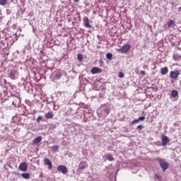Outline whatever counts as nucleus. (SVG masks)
<instances>
[{"mask_svg":"<svg viewBox=\"0 0 181 181\" xmlns=\"http://www.w3.org/2000/svg\"><path fill=\"white\" fill-rule=\"evenodd\" d=\"M158 162L163 172H165V170H168V169H169V163L168 162L162 159H159Z\"/></svg>","mask_w":181,"mask_h":181,"instance_id":"f257e3e1","label":"nucleus"},{"mask_svg":"<svg viewBox=\"0 0 181 181\" xmlns=\"http://www.w3.org/2000/svg\"><path fill=\"white\" fill-rule=\"evenodd\" d=\"M129 50H131V45L129 44H125L122 46V48L117 49V52L120 53H128Z\"/></svg>","mask_w":181,"mask_h":181,"instance_id":"f03ea898","label":"nucleus"},{"mask_svg":"<svg viewBox=\"0 0 181 181\" xmlns=\"http://www.w3.org/2000/svg\"><path fill=\"white\" fill-rule=\"evenodd\" d=\"M179 76H180V71L179 70L171 71L170 73V78H173L174 80L177 79Z\"/></svg>","mask_w":181,"mask_h":181,"instance_id":"7ed1b4c3","label":"nucleus"},{"mask_svg":"<svg viewBox=\"0 0 181 181\" xmlns=\"http://www.w3.org/2000/svg\"><path fill=\"white\" fill-rule=\"evenodd\" d=\"M83 21L85 28H88V29H91L93 28L91 24H90V19L88 18V17H83Z\"/></svg>","mask_w":181,"mask_h":181,"instance_id":"20e7f679","label":"nucleus"},{"mask_svg":"<svg viewBox=\"0 0 181 181\" xmlns=\"http://www.w3.org/2000/svg\"><path fill=\"white\" fill-rule=\"evenodd\" d=\"M16 76H19V72L18 71V70H12L10 71V78H11V80H15V78H16Z\"/></svg>","mask_w":181,"mask_h":181,"instance_id":"39448f33","label":"nucleus"},{"mask_svg":"<svg viewBox=\"0 0 181 181\" xmlns=\"http://www.w3.org/2000/svg\"><path fill=\"white\" fill-rule=\"evenodd\" d=\"M91 74H100L103 73V69L98 67H93L90 71Z\"/></svg>","mask_w":181,"mask_h":181,"instance_id":"423d86ee","label":"nucleus"},{"mask_svg":"<svg viewBox=\"0 0 181 181\" xmlns=\"http://www.w3.org/2000/svg\"><path fill=\"white\" fill-rule=\"evenodd\" d=\"M44 163L45 165H46L47 166H48V169H52V168L53 167V165L52 164V160H50V159L45 158H44Z\"/></svg>","mask_w":181,"mask_h":181,"instance_id":"0eeeda50","label":"nucleus"},{"mask_svg":"<svg viewBox=\"0 0 181 181\" xmlns=\"http://www.w3.org/2000/svg\"><path fill=\"white\" fill-rule=\"evenodd\" d=\"M19 169L22 172H26L28 170V163H26V162H23V163L20 164Z\"/></svg>","mask_w":181,"mask_h":181,"instance_id":"6e6552de","label":"nucleus"},{"mask_svg":"<svg viewBox=\"0 0 181 181\" xmlns=\"http://www.w3.org/2000/svg\"><path fill=\"white\" fill-rule=\"evenodd\" d=\"M57 170H59V172H62V173H63L64 175L65 173H67V168H66V166H64V165L58 166Z\"/></svg>","mask_w":181,"mask_h":181,"instance_id":"1a4fd4ad","label":"nucleus"},{"mask_svg":"<svg viewBox=\"0 0 181 181\" xmlns=\"http://www.w3.org/2000/svg\"><path fill=\"white\" fill-rule=\"evenodd\" d=\"M169 142V137L167 136H162V145L163 146H166Z\"/></svg>","mask_w":181,"mask_h":181,"instance_id":"9d476101","label":"nucleus"},{"mask_svg":"<svg viewBox=\"0 0 181 181\" xmlns=\"http://www.w3.org/2000/svg\"><path fill=\"white\" fill-rule=\"evenodd\" d=\"M40 142H42V136H41L35 138L33 141V145H38V144H40Z\"/></svg>","mask_w":181,"mask_h":181,"instance_id":"9b49d317","label":"nucleus"},{"mask_svg":"<svg viewBox=\"0 0 181 181\" xmlns=\"http://www.w3.org/2000/svg\"><path fill=\"white\" fill-rule=\"evenodd\" d=\"M139 121H145V117L141 116L139 117L138 119H134V121L132 122V124L134 125V124H138Z\"/></svg>","mask_w":181,"mask_h":181,"instance_id":"f8f14e48","label":"nucleus"},{"mask_svg":"<svg viewBox=\"0 0 181 181\" xmlns=\"http://www.w3.org/2000/svg\"><path fill=\"white\" fill-rule=\"evenodd\" d=\"M45 118L47 119H52L54 117V115L53 114V112H48L45 115Z\"/></svg>","mask_w":181,"mask_h":181,"instance_id":"ddd939ff","label":"nucleus"},{"mask_svg":"<svg viewBox=\"0 0 181 181\" xmlns=\"http://www.w3.org/2000/svg\"><path fill=\"white\" fill-rule=\"evenodd\" d=\"M173 60H175V62H180V60H181V55L179 54H175L173 56Z\"/></svg>","mask_w":181,"mask_h":181,"instance_id":"4468645a","label":"nucleus"},{"mask_svg":"<svg viewBox=\"0 0 181 181\" xmlns=\"http://www.w3.org/2000/svg\"><path fill=\"white\" fill-rule=\"evenodd\" d=\"M20 103H21V99L16 96L15 100L13 101L12 104L13 105H14V107H18Z\"/></svg>","mask_w":181,"mask_h":181,"instance_id":"2eb2a0df","label":"nucleus"},{"mask_svg":"<svg viewBox=\"0 0 181 181\" xmlns=\"http://www.w3.org/2000/svg\"><path fill=\"white\" fill-rule=\"evenodd\" d=\"M160 70H161L160 73L161 74H163V76H165V74H168V72L169 71V69L168 68V66L161 68Z\"/></svg>","mask_w":181,"mask_h":181,"instance_id":"dca6fc26","label":"nucleus"},{"mask_svg":"<svg viewBox=\"0 0 181 181\" xmlns=\"http://www.w3.org/2000/svg\"><path fill=\"white\" fill-rule=\"evenodd\" d=\"M177 95H179V92L176 90H173L171 91V97L173 98H176V97H177Z\"/></svg>","mask_w":181,"mask_h":181,"instance_id":"f3484780","label":"nucleus"},{"mask_svg":"<svg viewBox=\"0 0 181 181\" xmlns=\"http://www.w3.org/2000/svg\"><path fill=\"white\" fill-rule=\"evenodd\" d=\"M167 25L168 26V28H174L175 26V21L173 20H170L168 23Z\"/></svg>","mask_w":181,"mask_h":181,"instance_id":"a211bd4d","label":"nucleus"},{"mask_svg":"<svg viewBox=\"0 0 181 181\" xmlns=\"http://www.w3.org/2000/svg\"><path fill=\"white\" fill-rule=\"evenodd\" d=\"M21 176L23 179H30V174L29 173H22Z\"/></svg>","mask_w":181,"mask_h":181,"instance_id":"6ab92c4d","label":"nucleus"},{"mask_svg":"<svg viewBox=\"0 0 181 181\" xmlns=\"http://www.w3.org/2000/svg\"><path fill=\"white\" fill-rule=\"evenodd\" d=\"M106 159H107V160H109L110 162H112V160H114V157H113L112 155H111V154H107V155L106 156Z\"/></svg>","mask_w":181,"mask_h":181,"instance_id":"aec40b11","label":"nucleus"},{"mask_svg":"<svg viewBox=\"0 0 181 181\" xmlns=\"http://www.w3.org/2000/svg\"><path fill=\"white\" fill-rule=\"evenodd\" d=\"M62 76H63V74H62V72L58 71V72H57L55 77L59 80V79L62 78Z\"/></svg>","mask_w":181,"mask_h":181,"instance_id":"412c9836","label":"nucleus"},{"mask_svg":"<svg viewBox=\"0 0 181 181\" xmlns=\"http://www.w3.org/2000/svg\"><path fill=\"white\" fill-rule=\"evenodd\" d=\"M9 0H0V5L5 6Z\"/></svg>","mask_w":181,"mask_h":181,"instance_id":"4be33fe9","label":"nucleus"},{"mask_svg":"<svg viewBox=\"0 0 181 181\" xmlns=\"http://www.w3.org/2000/svg\"><path fill=\"white\" fill-rule=\"evenodd\" d=\"M51 148L52 152H57V151H59V146H53Z\"/></svg>","mask_w":181,"mask_h":181,"instance_id":"5701e85b","label":"nucleus"},{"mask_svg":"<svg viewBox=\"0 0 181 181\" xmlns=\"http://www.w3.org/2000/svg\"><path fill=\"white\" fill-rule=\"evenodd\" d=\"M106 57H107V59H108V60H112V53H107L106 54Z\"/></svg>","mask_w":181,"mask_h":181,"instance_id":"b1692460","label":"nucleus"},{"mask_svg":"<svg viewBox=\"0 0 181 181\" xmlns=\"http://www.w3.org/2000/svg\"><path fill=\"white\" fill-rule=\"evenodd\" d=\"M77 59H78V62H83V54H78Z\"/></svg>","mask_w":181,"mask_h":181,"instance_id":"393cba45","label":"nucleus"},{"mask_svg":"<svg viewBox=\"0 0 181 181\" xmlns=\"http://www.w3.org/2000/svg\"><path fill=\"white\" fill-rule=\"evenodd\" d=\"M42 118L43 117L42 116H38L37 118V122H40V121H42Z\"/></svg>","mask_w":181,"mask_h":181,"instance_id":"a878e982","label":"nucleus"},{"mask_svg":"<svg viewBox=\"0 0 181 181\" xmlns=\"http://www.w3.org/2000/svg\"><path fill=\"white\" fill-rule=\"evenodd\" d=\"M86 165H81L79 167V170H84V169H86Z\"/></svg>","mask_w":181,"mask_h":181,"instance_id":"bb28decb","label":"nucleus"},{"mask_svg":"<svg viewBox=\"0 0 181 181\" xmlns=\"http://www.w3.org/2000/svg\"><path fill=\"white\" fill-rule=\"evenodd\" d=\"M119 78H122L124 77V73L119 72Z\"/></svg>","mask_w":181,"mask_h":181,"instance_id":"cd10ccee","label":"nucleus"},{"mask_svg":"<svg viewBox=\"0 0 181 181\" xmlns=\"http://www.w3.org/2000/svg\"><path fill=\"white\" fill-rule=\"evenodd\" d=\"M144 127H142V125H139V126H137V127H136V129H139L140 131H141V129H142Z\"/></svg>","mask_w":181,"mask_h":181,"instance_id":"c85d7f7f","label":"nucleus"},{"mask_svg":"<svg viewBox=\"0 0 181 181\" xmlns=\"http://www.w3.org/2000/svg\"><path fill=\"white\" fill-rule=\"evenodd\" d=\"M140 73L141 74H142V76H145V74H146V72L145 71H141Z\"/></svg>","mask_w":181,"mask_h":181,"instance_id":"c756f323","label":"nucleus"},{"mask_svg":"<svg viewBox=\"0 0 181 181\" xmlns=\"http://www.w3.org/2000/svg\"><path fill=\"white\" fill-rule=\"evenodd\" d=\"M74 2L75 3L80 2V0H74Z\"/></svg>","mask_w":181,"mask_h":181,"instance_id":"7c9ffc66","label":"nucleus"},{"mask_svg":"<svg viewBox=\"0 0 181 181\" xmlns=\"http://www.w3.org/2000/svg\"><path fill=\"white\" fill-rule=\"evenodd\" d=\"M174 127H179V124H177L176 123H174Z\"/></svg>","mask_w":181,"mask_h":181,"instance_id":"2f4dec72","label":"nucleus"},{"mask_svg":"<svg viewBox=\"0 0 181 181\" xmlns=\"http://www.w3.org/2000/svg\"><path fill=\"white\" fill-rule=\"evenodd\" d=\"M179 9L181 11V6L179 8Z\"/></svg>","mask_w":181,"mask_h":181,"instance_id":"473e14b6","label":"nucleus"}]
</instances>
